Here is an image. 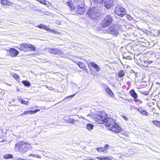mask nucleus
<instances>
[{
	"mask_svg": "<svg viewBox=\"0 0 160 160\" xmlns=\"http://www.w3.org/2000/svg\"><path fill=\"white\" fill-rule=\"evenodd\" d=\"M85 70L86 71V72L87 71H88V69H85Z\"/></svg>",
	"mask_w": 160,
	"mask_h": 160,
	"instance_id": "nucleus-51",
	"label": "nucleus"
},
{
	"mask_svg": "<svg viewBox=\"0 0 160 160\" xmlns=\"http://www.w3.org/2000/svg\"><path fill=\"white\" fill-rule=\"evenodd\" d=\"M137 110H138L141 113L142 111L143 110L142 108H140L137 109Z\"/></svg>",
	"mask_w": 160,
	"mask_h": 160,
	"instance_id": "nucleus-38",
	"label": "nucleus"
},
{
	"mask_svg": "<svg viewBox=\"0 0 160 160\" xmlns=\"http://www.w3.org/2000/svg\"><path fill=\"white\" fill-rule=\"evenodd\" d=\"M152 122L156 126H157V127H158V126H159V122H159L158 121H157V120H154V121H152Z\"/></svg>",
	"mask_w": 160,
	"mask_h": 160,
	"instance_id": "nucleus-30",
	"label": "nucleus"
},
{
	"mask_svg": "<svg viewBox=\"0 0 160 160\" xmlns=\"http://www.w3.org/2000/svg\"><path fill=\"white\" fill-rule=\"evenodd\" d=\"M106 32L115 36H117L119 33L117 29L113 27H109L107 30Z\"/></svg>",
	"mask_w": 160,
	"mask_h": 160,
	"instance_id": "nucleus-8",
	"label": "nucleus"
},
{
	"mask_svg": "<svg viewBox=\"0 0 160 160\" xmlns=\"http://www.w3.org/2000/svg\"><path fill=\"white\" fill-rule=\"evenodd\" d=\"M115 12L117 15L122 17L126 14V9L122 6L117 5L115 8Z\"/></svg>",
	"mask_w": 160,
	"mask_h": 160,
	"instance_id": "nucleus-6",
	"label": "nucleus"
},
{
	"mask_svg": "<svg viewBox=\"0 0 160 160\" xmlns=\"http://www.w3.org/2000/svg\"><path fill=\"white\" fill-rule=\"evenodd\" d=\"M158 108H159V109L160 110V108L159 106L158 107Z\"/></svg>",
	"mask_w": 160,
	"mask_h": 160,
	"instance_id": "nucleus-52",
	"label": "nucleus"
},
{
	"mask_svg": "<svg viewBox=\"0 0 160 160\" xmlns=\"http://www.w3.org/2000/svg\"><path fill=\"white\" fill-rule=\"evenodd\" d=\"M67 122H69L70 123H72L73 125H74L76 124V122H78V120H76L72 118H69V120H66Z\"/></svg>",
	"mask_w": 160,
	"mask_h": 160,
	"instance_id": "nucleus-16",
	"label": "nucleus"
},
{
	"mask_svg": "<svg viewBox=\"0 0 160 160\" xmlns=\"http://www.w3.org/2000/svg\"><path fill=\"white\" fill-rule=\"evenodd\" d=\"M156 83H157V84H159L160 85V83H159V82H156Z\"/></svg>",
	"mask_w": 160,
	"mask_h": 160,
	"instance_id": "nucleus-49",
	"label": "nucleus"
},
{
	"mask_svg": "<svg viewBox=\"0 0 160 160\" xmlns=\"http://www.w3.org/2000/svg\"><path fill=\"white\" fill-rule=\"evenodd\" d=\"M97 115V118H96V121L99 123H105L106 118H108L106 113L104 112H102Z\"/></svg>",
	"mask_w": 160,
	"mask_h": 160,
	"instance_id": "nucleus-5",
	"label": "nucleus"
},
{
	"mask_svg": "<svg viewBox=\"0 0 160 160\" xmlns=\"http://www.w3.org/2000/svg\"><path fill=\"white\" fill-rule=\"evenodd\" d=\"M66 4L71 8V9H75L76 8L73 7V2L72 1H69L66 2Z\"/></svg>",
	"mask_w": 160,
	"mask_h": 160,
	"instance_id": "nucleus-19",
	"label": "nucleus"
},
{
	"mask_svg": "<svg viewBox=\"0 0 160 160\" xmlns=\"http://www.w3.org/2000/svg\"><path fill=\"white\" fill-rule=\"evenodd\" d=\"M105 90L107 93L110 97H112L114 96L113 93L108 86H106Z\"/></svg>",
	"mask_w": 160,
	"mask_h": 160,
	"instance_id": "nucleus-14",
	"label": "nucleus"
},
{
	"mask_svg": "<svg viewBox=\"0 0 160 160\" xmlns=\"http://www.w3.org/2000/svg\"><path fill=\"white\" fill-rule=\"evenodd\" d=\"M33 157H36L37 158H41V157L40 156H39L37 154H36L35 155H33Z\"/></svg>",
	"mask_w": 160,
	"mask_h": 160,
	"instance_id": "nucleus-40",
	"label": "nucleus"
},
{
	"mask_svg": "<svg viewBox=\"0 0 160 160\" xmlns=\"http://www.w3.org/2000/svg\"><path fill=\"white\" fill-rule=\"evenodd\" d=\"M155 109L154 108H152V112H153V114H154V113L155 112Z\"/></svg>",
	"mask_w": 160,
	"mask_h": 160,
	"instance_id": "nucleus-42",
	"label": "nucleus"
},
{
	"mask_svg": "<svg viewBox=\"0 0 160 160\" xmlns=\"http://www.w3.org/2000/svg\"><path fill=\"white\" fill-rule=\"evenodd\" d=\"M77 12L79 14H82L85 12V10L83 8L78 7L77 8Z\"/></svg>",
	"mask_w": 160,
	"mask_h": 160,
	"instance_id": "nucleus-15",
	"label": "nucleus"
},
{
	"mask_svg": "<svg viewBox=\"0 0 160 160\" xmlns=\"http://www.w3.org/2000/svg\"><path fill=\"white\" fill-rule=\"evenodd\" d=\"M9 54L12 57H15L17 56L19 53V52L16 49L12 48L9 50Z\"/></svg>",
	"mask_w": 160,
	"mask_h": 160,
	"instance_id": "nucleus-11",
	"label": "nucleus"
},
{
	"mask_svg": "<svg viewBox=\"0 0 160 160\" xmlns=\"http://www.w3.org/2000/svg\"><path fill=\"white\" fill-rule=\"evenodd\" d=\"M32 114V110H30L28 111H25L23 113H21L19 115V116H24V115H27V114Z\"/></svg>",
	"mask_w": 160,
	"mask_h": 160,
	"instance_id": "nucleus-20",
	"label": "nucleus"
},
{
	"mask_svg": "<svg viewBox=\"0 0 160 160\" xmlns=\"http://www.w3.org/2000/svg\"><path fill=\"white\" fill-rule=\"evenodd\" d=\"M47 31L54 34L58 33V31L55 30L54 29H51L50 28H48Z\"/></svg>",
	"mask_w": 160,
	"mask_h": 160,
	"instance_id": "nucleus-23",
	"label": "nucleus"
},
{
	"mask_svg": "<svg viewBox=\"0 0 160 160\" xmlns=\"http://www.w3.org/2000/svg\"><path fill=\"white\" fill-rule=\"evenodd\" d=\"M37 1L43 4H45L46 2L45 0H37Z\"/></svg>",
	"mask_w": 160,
	"mask_h": 160,
	"instance_id": "nucleus-34",
	"label": "nucleus"
},
{
	"mask_svg": "<svg viewBox=\"0 0 160 160\" xmlns=\"http://www.w3.org/2000/svg\"><path fill=\"white\" fill-rule=\"evenodd\" d=\"M159 126H158V127H160V122H159Z\"/></svg>",
	"mask_w": 160,
	"mask_h": 160,
	"instance_id": "nucleus-53",
	"label": "nucleus"
},
{
	"mask_svg": "<svg viewBox=\"0 0 160 160\" xmlns=\"http://www.w3.org/2000/svg\"><path fill=\"white\" fill-rule=\"evenodd\" d=\"M147 62L148 63H149V64H151V63H152V61H149V60H148Z\"/></svg>",
	"mask_w": 160,
	"mask_h": 160,
	"instance_id": "nucleus-43",
	"label": "nucleus"
},
{
	"mask_svg": "<svg viewBox=\"0 0 160 160\" xmlns=\"http://www.w3.org/2000/svg\"><path fill=\"white\" fill-rule=\"evenodd\" d=\"M23 159H22L20 158H18V159H17V160H23Z\"/></svg>",
	"mask_w": 160,
	"mask_h": 160,
	"instance_id": "nucleus-45",
	"label": "nucleus"
},
{
	"mask_svg": "<svg viewBox=\"0 0 160 160\" xmlns=\"http://www.w3.org/2000/svg\"><path fill=\"white\" fill-rule=\"evenodd\" d=\"M94 125L91 123H88L86 125V128L88 130H91L93 129Z\"/></svg>",
	"mask_w": 160,
	"mask_h": 160,
	"instance_id": "nucleus-18",
	"label": "nucleus"
},
{
	"mask_svg": "<svg viewBox=\"0 0 160 160\" xmlns=\"http://www.w3.org/2000/svg\"><path fill=\"white\" fill-rule=\"evenodd\" d=\"M94 0L95 2H97L101 3L103 1V0Z\"/></svg>",
	"mask_w": 160,
	"mask_h": 160,
	"instance_id": "nucleus-36",
	"label": "nucleus"
},
{
	"mask_svg": "<svg viewBox=\"0 0 160 160\" xmlns=\"http://www.w3.org/2000/svg\"><path fill=\"white\" fill-rule=\"evenodd\" d=\"M33 155H35L34 154H30L29 155V156H29V157H33Z\"/></svg>",
	"mask_w": 160,
	"mask_h": 160,
	"instance_id": "nucleus-44",
	"label": "nucleus"
},
{
	"mask_svg": "<svg viewBox=\"0 0 160 160\" xmlns=\"http://www.w3.org/2000/svg\"><path fill=\"white\" fill-rule=\"evenodd\" d=\"M89 160H95L94 158H92V159H91Z\"/></svg>",
	"mask_w": 160,
	"mask_h": 160,
	"instance_id": "nucleus-50",
	"label": "nucleus"
},
{
	"mask_svg": "<svg viewBox=\"0 0 160 160\" xmlns=\"http://www.w3.org/2000/svg\"><path fill=\"white\" fill-rule=\"evenodd\" d=\"M133 109H137H137H138V108L137 107H135V108H134V107H133Z\"/></svg>",
	"mask_w": 160,
	"mask_h": 160,
	"instance_id": "nucleus-48",
	"label": "nucleus"
},
{
	"mask_svg": "<svg viewBox=\"0 0 160 160\" xmlns=\"http://www.w3.org/2000/svg\"><path fill=\"white\" fill-rule=\"evenodd\" d=\"M27 146L28 143L26 142H23L16 144L15 147L16 151L23 154L26 152L29 149Z\"/></svg>",
	"mask_w": 160,
	"mask_h": 160,
	"instance_id": "nucleus-2",
	"label": "nucleus"
},
{
	"mask_svg": "<svg viewBox=\"0 0 160 160\" xmlns=\"http://www.w3.org/2000/svg\"><path fill=\"white\" fill-rule=\"evenodd\" d=\"M48 51L51 53L55 54H58L62 55L63 54L62 51L56 48H47Z\"/></svg>",
	"mask_w": 160,
	"mask_h": 160,
	"instance_id": "nucleus-10",
	"label": "nucleus"
},
{
	"mask_svg": "<svg viewBox=\"0 0 160 160\" xmlns=\"http://www.w3.org/2000/svg\"><path fill=\"white\" fill-rule=\"evenodd\" d=\"M40 109H37V110H34V111L32 110V114L36 113L40 111Z\"/></svg>",
	"mask_w": 160,
	"mask_h": 160,
	"instance_id": "nucleus-35",
	"label": "nucleus"
},
{
	"mask_svg": "<svg viewBox=\"0 0 160 160\" xmlns=\"http://www.w3.org/2000/svg\"><path fill=\"white\" fill-rule=\"evenodd\" d=\"M112 21V17L109 15H108L102 21L101 23V26L103 28L107 27L111 24Z\"/></svg>",
	"mask_w": 160,
	"mask_h": 160,
	"instance_id": "nucleus-7",
	"label": "nucleus"
},
{
	"mask_svg": "<svg viewBox=\"0 0 160 160\" xmlns=\"http://www.w3.org/2000/svg\"><path fill=\"white\" fill-rule=\"evenodd\" d=\"M21 103L23 104L28 105V101L22 100L21 101Z\"/></svg>",
	"mask_w": 160,
	"mask_h": 160,
	"instance_id": "nucleus-33",
	"label": "nucleus"
},
{
	"mask_svg": "<svg viewBox=\"0 0 160 160\" xmlns=\"http://www.w3.org/2000/svg\"><path fill=\"white\" fill-rule=\"evenodd\" d=\"M23 160H26V159H23Z\"/></svg>",
	"mask_w": 160,
	"mask_h": 160,
	"instance_id": "nucleus-54",
	"label": "nucleus"
},
{
	"mask_svg": "<svg viewBox=\"0 0 160 160\" xmlns=\"http://www.w3.org/2000/svg\"><path fill=\"white\" fill-rule=\"evenodd\" d=\"M109 146V145L108 144H106L105 145L104 148H105V150H106V149H107L108 148Z\"/></svg>",
	"mask_w": 160,
	"mask_h": 160,
	"instance_id": "nucleus-41",
	"label": "nucleus"
},
{
	"mask_svg": "<svg viewBox=\"0 0 160 160\" xmlns=\"http://www.w3.org/2000/svg\"><path fill=\"white\" fill-rule=\"evenodd\" d=\"M87 14L89 17L94 21L97 20L100 15V11L94 8L89 9L87 12Z\"/></svg>",
	"mask_w": 160,
	"mask_h": 160,
	"instance_id": "nucleus-3",
	"label": "nucleus"
},
{
	"mask_svg": "<svg viewBox=\"0 0 160 160\" xmlns=\"http://www.w3.org/2000/svg\"><path fill=\"white\" fill-rule=\"evenodd\" d=\"M141 113L143 115L145 116H147L148 115V114L147 112L145 110H144L142 111Z\"/></svg>",
	"mask_w": 160,
	"mask_h": 160,
	"instance_id": "nucleus-32",
	"label": "nucleus"
},
{
	"mask_svg": "<svg viewBox=\"0 0 160 160\" xmlns=\"http://www.w3.org/2000/svg\"><path fill=\"white\" fill-rule=\"evenodd\" d=\"M78 65L81 68H84L85 67V64L82 62H78Z\"/></svg>",
	"mask_w": 160,
	"mask_h": 160,
	"instance_id": "nucleus-24",
	"label": "nucleus"
},
{
	"mask_svg": "<svg viewBox=\"0 0 160 160\" xmlns=\"http://www.w3.org/2000/svg\"><path fill=\"white\" fill-rule=\"evenodd\" d=\"M8 2L12 3L11 2H9L7 0H1V4L3 5H9L8 4Z\"/></svg>",
	"mask_w": 160,
	"mask_h": 160,
	"instance_id": "nucleus-22",
	"label": "nucleus"
},
{
	"mask_svg": "<svg viewBox=\"0 0 160 160\" xmlns=\"http://www.w3.org/2000/svg\"><path fill=\"white\" fill-rule=\"evenodd\" d=\"M75 2H77L79 0H73Z\"/></svg>",
	"mask_w": 160,
	"mask_h": 160,
	"instance_id": "nucleus-46",
	"label": "nucleus"
},
{
	"mask_svg": "<svg viewBox=\"0 0 160 160\" xmlns=\"http://www.w3.org/2000/svg\"><path fill=\"white\" fill-rule=\"evenodd\" d=\"M122 117L123 118L125 119L126 121H127L128 120V118L125 115H122Z\"/></svg>",
	"mask_w": 160,
	"mask_h": 160,
	"instance_id": "nucleus-37",
	"label": "nucleus"
},
{
	"mask_svg": "<svg viewBox=\"0 0 160 160\" xmlns=\"http://www.w3.org/2000/svg\"><path fill=\"white\" fill-rule=\"evenodd\" d=\"M90 64L91 66L97 72L100 71V68L94 62H91Z\"/></svg>",
	"mask_w": 160,
	"mask_h": 160,
	"instance_id": "nucleus-13",
	"label": "nucleus"
},
{
	"mask_svg": "<svg viewBox=\"0 0 160 160\" xmlns=\"http://www.w3.org/2000/svg\"><path fill=\"white\" fill-rule=\"evenodd\" d=\"M18 47V48L20 51H24L26 52L35 51L36 49V48L34 45L27 43H23Z\"/></svg>",
	"mask_w": 160,
	"mask_h": 160,
	"instance_id": "nucleus-4",
	"label": "nucleus"
},
{
	"mask_svg": "<svg viewBox=\"0 0 160 160\" xmlns=\"http://www.w3.org/2000/svg\"><path fill=\"white\" fill-rule=\"evenodd\" d=\"M13 77L17 81H19L20 80V78L18 75L15 73L12 74Z\"/></svg>",
	"mask_w": 160,
	"mask_h": 160,
	"instance_id": "nucleus-25",
	"label": "nucleus"
},
{
	"mask_svg": "<svg viewBox=\"0 0 160 160\" xmlns=\"http://www.w3.org/2000/svg\"><path fill=\"white\" fill-rule=\"evenodd\" d=\"M4 158L6 159H10L13 158V156L11 154H6L4 156Z\"/></svg>",
	"mask_w": 160,
	"mask_h": 160,
	"instance_id": "nucleus-27",
	"label": "nucleus"
},
{
	"mask_svg": "<svg viewBox=\"0 0 160 160\" xmlns=\"http://www.w3.org/2000/svg\"><path fill=\"white\" fill-rule=\"evenodd\" d=\"M74 96V95H70L69 96H68L67 97L64 98L63 99L64 101H68V100H67V99H68L69 98H71L72 97H73Z\"/></svg>",
	"mask_w": 160,
	"mask_h": 160,
	"instance_id": "nucleus-31",
	"label": "nucleus"
},
{
	"mask_svg": "<svg viewBox=\"0 0 160 160\" xmlns=\"http://www.w3.org/2000/svg\"><path fill=\"white\" fill-rule=\"evenodd\" d=\"M36 27H38L40 28L46 30H47L48 28L47 26L42 24H41L39 25H37L36 26Z\"/></svg>",
	"mask_w": 160,
	"mask_h": 160,
	"instance_id": "nucleus-21",
	"label": "nucleus"
},
{
	"mask_svg": "<svg viewBox=\"0 0 160 160\" xmlns=\"http://www.w3.org/2000/svg\"><path fill=\"white\" fill-rule=\"evenodd\" d=\"M106 120L105 125L108 130L117 133H119L121 131V128L112 118H108Z\"/></svg>",
	"mask_w": 160,
	"mask_h": 160,
	"instance_id": "nucleus-1",
	"label": "nucleus"
},
{
	"mask_svg": "<svg viewBox=\"0 0 160 160\" xmlns=\"http://www.w3.org/2000/svg\"><path fill=\"white\" fill-rule=\"evenodd\" d=\"M96 158L100 160H111L110 158L108 157L102 156V157H96Z\"/></svg>",
	"mask_w": 160,
	"mask_h": 160,
	"instance_id": "nucleus-17",
	"label": "nucleus"
},
{
	"mask_svg": "<svg viewBox=\"0 0 160 160\" xmlns=\"http://www.w3.org/2000/svg\"><path fill=\"white\" fill-rule=\"evenodd\" d=\"M17 92H20V89H19L18 88H17Z\"/></svg>",
	"mask_w": 160,
	"mask_h": 160,
	"instance_id": "nucleus-47",
	"label": "nucleus"
},
{
	"mask_svg": "<svg viewBox=\"0 0 160 160\" xmlns=\"http://www.w3.org/2000/svg\"><path fill=\"white\" fill-rule=\"evenodd\" d=\"M96 149L99 152H104L105 151V148H96Z\"/></svg>",
	"mask_w": 160,
	"mask_h": 160,
	"instance_id": "nucleus-29",
	"label": "nucleus"
},
{
	"mask_svg": "<svg viewBox=\"0 0 160 160\" xmlns=\"http://www.w3.org/2000/svg\"><path fill=\"white\" fill-rule=\"evenodd\" d=\"M143 94L147 95H148L149 94V93L148 92V91H145L143 92L142 93Z\"/></svg>",
	"mask_w": 160,
	"mask_h": 160,
	"instance_id": "nucleus-39",
	"label": "nucleus"
},
{
	"mask_svg": "<svg viewBox=\"0 0 160 160\" xmlns=\"http://www.w3.org/2000/svg\"><path fill=\"white\" fill-rule=\"evenodd\" d=\"M130 92L132 96L134 98V101L135 102H137L139 100L137 99L138 95L134 90L132 89L130 90Z\"/></svg>",
	"mask_w": 160,
	"mask_h": 160,
	"instance_id": "nucleus-12",
	"label": "nucleus"
},
{
	"mask_svg": "<svg viewBox=\"0 0 160 160\" xmlns=\"http://www.w3.org/2000/svg\"><path fill=\"white\" fill-rule=\"evenodd\" d=\"M124 75V73L123 71H120L118 73V76L119 77H122Z\"/></svg>",
	"mask_w": 160,
	"mask_h": 160,
	"instance_id": "nucleus-28",
	"label": "nucleus"
},
{
	"mask_svg": "<svg viewBox=\"0 0 160 160\" xmlns=\"http://www.w3.org/2000/svg\"><path fill=\"white\" fill-rule=\"evenodd\" d=\"M22 83L25 86L29 87L30 85V82L27 81H23Z\"/></svg>",
	"mask_w": 160,
	"mask_h": 160,
	"instance_id": "nucleus-26",
	"label": "nucleus"
},
{
	"mask_svg": "<svg viewBox=\"0 0 160 160\" xmlns=\"http://www.w3.org/2000/svg\"><path fill=\"white\" fill-rule=\"evenodd\" d=\"M115 1V0H105L104 6L107 9H109L113 6Z\"/></svg>",
	"mask_w": 160,
	"mask_h": 160,
	"instance_id": "nucleus-9",
	"label": "nucleus"
}]
</instances>
